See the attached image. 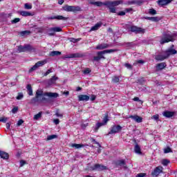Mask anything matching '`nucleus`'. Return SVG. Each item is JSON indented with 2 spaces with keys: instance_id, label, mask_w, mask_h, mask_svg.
<instances>
[{
  "instance_id": "nucleus-17",
  "label": "nucleus",
  "mask_w": 177,
  "mask_h": 177,
  "mask_svg": "<svg viewBox=\"0 0 177 177\" xmlns=\"http://www.w3.org/2000/svg\"><path fill=\"white\" fill-rule=\"evenodd\" d=\"M107 48H110V45L103 43L98 44L95 49H97V50H103L104 49H107Z\"/></svg>"
},
{
  "instance_id": "nucleus-60",
  "label": "nucleus",
  "mask_w": 177,
  "mask_h": 177,
  "mask_svg": "<svg viewBox=\"0 0 177 177\" xmlns=\"http://www.w3.org/2000/svg\"><path fill=\"white\" fill-rule=\"evenodd\" d=\"M8 118H0V122H6Z\"/></svg>"
},
{
  "instance_id": "nucleus-57",
  "label": "nucleus",
  "mask_w": 177,
  "mask_h": 177,
  "mask_svg": "<svg viewBox=\"0 0 177 177\" xmlns=\"http://www.w3.org/2000/svg\"><path fill=\"white\" fill-rule=\"evenodd\" d=\"M125 15H126L125 10L118 12V16H125Z\"/></svg>"
},
{
  "instance_id": "nucleus-33",
  "label": "nucleus",
  "mask_w": 177,
  "mask_h": 177,
  "mask_svg": "<svg viewBox=\"0 0 177 177\" xmlns=\"http://www.w3.org/2000/svg\"><path fill=\"white\" fill-rule=\"evenodd\" d=\"M120 76H117V75L113 76L112 77V82H113V84H117L120 82Z\"/></svg>"
},
{
  "instance_id": "nucleus-5",
  "label": "nucleus",
  "mask_w": 177,
  "mask_h": 177,
  "mask_svg": "<svg viewBox=\"0 0 177 177\" xmlns=\"http://www.w3.org/2000/svg\"><path fill=\"white\" fill-rule=\"evenodd\" d=\"M63 9L66 11V12H73L74 13L77 12H81L82 9L81 7L76 6H68V5H66L63 7Z\"/></svg>"
},
{
  "instance_id": "nucleus-62",
  "label": "nucleus",
  "mask_w": 177,
  "mask_h": 177,
  "mask_svg": "<svg viewBox=\"0 0 177 177\" xmlns=\"http://www.w3.org/2000/svg\"><path fill=\"white\" fill-rule=\"evenodd\" d=\"M24 122V121L23 120H19L17 124V127H20V125H21Z\"/></svg>"
},
{
  "instance_id": "nucleus-51",
  "label": "nucleus",
  "mask_w": 177,
  "mask_h": 177,
  "mask_svg": "<svg viewBox=\"0 0 177 177\" xmlns=\"http://www.w3.org/2000/svg\"><path fill=\"white\" fill-rule=\"evenodd\" d=\"M164 153H172V149H171L169 147H167V148L165 149Z\"/></svg>"
},
{
  "instance_id": "nucleus-38",
  "label": "nucleus",
  "mask_w": 177,
  "mask_h": 177,
  "mask_svg": "<svg viewBox=\"0 0 177 177\" xmlns=\"http://www.w3.org/2000/svg\"><path fill=\"white\" fill-rule=\"evenodd\" d=\"M30 34H31V32H30V30H24L20 32V35H21L22 37H24V35H30Z\"/></svg>"
},
{
  "instance_id": "nucleus-25",
  "label": "nucleus",
  "mask_w": 177,
  "mask_h": 177,
  "mask_svg": "<svg viewBox=\"0 0 177 177\" xmlns=\"http://www.w3.org/2000/svg\"><path fill=\"white\" fill-rule=\"evenodd\" d=\"M100 27H102V23H97L94 26L91 27L90 31H97V30H99Z\"/></svg>"
},
{
  "instance_id": "nucleus-37",
  "label": "nucleus",
  "mask_w": 177,
  "mask_h": 177,
  "mask_svg": "<svg viewBox=\"0 0 177 177\" xmlns=\"http://www.w3.org/2000/svg\"><path fill=\"white\" fill-rule=\"evenodd\" d=\"M56 138H57V135L53 134V135L48 136L46 140H52Z\"/></svg>"
},
{
  "instance_id": "nucleus-59",
  "label": "nucleus",
  "mask_w": 177,
  "mask_h": 177,
  "mask_svg": "<svg viewBox=\"0 0 177 177\" xmlns=\"http://www.w3.org/2000/svg\"><path fill=\"white\" fill-rule=\"evenodd\" d=\"M153 120H155V121H158V118H160V116L156 114L152 116Z\"/></svg>"
},
{
  "instance_id": "nucleus-35",
  "label": "nucleus",
  "mask_w": 177,
  "mask_h": 177,
  "mask_svg": "<svg viewBox=\"0 0 177 177\" xmlns=\"http://www.w3.org/2000/svg\"><path fill=\"white\" fill-rule=\"evenodd\" d=\"M42 117V112H39L37 114L35 115L33 117V120H39Z\"/></svg>"
},
{
  "instance_id": "nucleus-9",
  "label": "nucleus",
  "mask_w": 177,
  "mask_h": 177,
  "mask_svg": "<svg viewBox=\"0 0 177 177\" xmlns=\"http://www.w3.org/2000/svg\"><path fill=\"white\" fill-rule=\"evenodd\" d=\"M61 31H62V29L60 27L50 28L47 30V34H48L50 37H53L55 32H61Z\"/></svg>"
},
{
  "instance_id": "nucleus-14",
  "label": "nucleus",
  "mask_w": 177,
  "mask_h": 177,
  "mask_svg": "<svg viewBox=\"0 0 177 177\" xmlns=\"http://www.w3.org/2000/svg\"><path fill=\"white\" fill-rule=\"evenodd\" d=\"M59 78L57 77H52L50 79L48 80L46 84L48 86H51V85H55L56 84V81H57Z\"/></svg>"
},
{
  "instance_id": "nucleus-43",
  "label": "nucleus",
  "mask_w": 177,
  "mask_h": 177,
  "mask_svg": "<svg viewBox=\"0 0 177 177\" xmlns=\"http://www.w3.org/2000/svg\"><path fill=\"white\" fill-rule=\"evenodd\" d=\"M23 97H24V95L22 94V93H19L18 95L17 96V100H21Z\"/></svg>"
},
{
  "instance_id": "nucleus-2",
  "label": "nucleus",
  "mask_w": 177,
  "mask_h": 177,
  "mask_svg": "<svg viewBox=\"0 0 177 177\" xmlns=\"http://www.w3.org/2000/svg\"><path fill=\"white\" fill-rule=\"evenodd\" d=\"M114 52H117V49H110V50H104L102 51H98L97 53V55L93 57V60L95 62H99L100 60H102V59H106V57H104V55H106V53H114Z\"/></svg>"
},
{
  "instance_id": "nucleus-39",
  "label": "nucleus",
  "mask_w": 177,
  "mask_h": 177,
  "mask_svg": "<svg viewBox=\"0 0 177 177\" xmlns=\"http://www.w3.org/2000/svg\"><path fill=\"white\" fill-rule=\"evenodd\" d=\"M69 41L71 42H73V44H76V42H78L79 41H81V39L80 38L75 39V38L71 37V38H69Z\"/></svg>"
},
{
  "instance_id": "nucleus-19",
  "label": "nucleus",
  "mask_w": 177,
  "mask_h": 177,
  "mask_svg": "<svg viewBox=\"0 0 177 177\" xmlns=\"http://www.w3.org/2000/svg\"><path fill=\"white\" fill-rule=\"evenodd\" d=\"M91 97L87 95H80L78 96L79 102H88Z\"/></svg>"
},
{
  "instance_id": "nucleus-50",
  "label": "nucleus",
  "mask_w": 177,
  "mask_h": 177,
  "mask_svg": "<svg viewBox=\"0 0 177 177\" xmlns=\"http://www.w3.org/2000/svg\"><path fill=\"white\" fill-rule=\"evenodd\" d=\"M133 100L134 102H140V103L141 104H143V101L139 100V97H134V98L133 99Z\"/></svg>"
},
{
  "instance_id": "nucleus-23",
  "label": "nucleus",
  "mask_w": 177,
  "mask_h": 177,
  "mask_svg": "<svg viewBox=\"0 0 177 177\" xmlns=\"http://www.w3.org/2000/svg\"><path fill=\"white\" fill-rule=\"evenodd\" d=\"M167 67V64L165 62H161L160 64H158L156 65V69L158 71H160V70H164Z\"/></svg>"
},
{
  "instance_id": "nucleus-27",
  "label": "nucleus",
  "mask_w": 177,
  "mask_h": 177,
  "mask_svg": "<svg viewBox=\"0 0 177 177\" xmlns=\"http://www.w3.org/2000/svg\"><path fill=\"white\" fill-rule=\"evenodd\" d=\"M134 151L136 154H142V149H140V146L136 144L134 147Z\"/></svg>"
},
{
  "instance_id": "nucleus-46",
  "label": "nucleus",
  "mask_w": 177,
  "mask_h": 177,
  "mask_svg": "<svg viewBox=\"0 0 177 177\" xmlns=\"http://www.w3.org/2000/svg\"><path fill=\"white\" fill-rule=\"evenodd\" d=\"M143 63H145V61L140 59L138 61H136L134 64L133 66H136L138 64H143Z\"/></svg>"
},
{
  "instance_id": "nucleus-40",
  "label": "nucleus",
  "mask_w": 177,
  "mask_h": 177,
  "mask_svg": "<svg viewBox=\"0 0 177 177\" xmlns=\"http://www.w3.org/2000/svg\"><path fill=\"white\" fill-rule=\"evenodd\" d=\"M149 15H152L153 16H154V15H157V11L156 10L151 8V9H149Z\"/></svg>"
},
{
  "instance_id": "nucleus-28",
  "label": "nucleus",
  "mask_w": 177,
  "mask_h": 177,
  "mask_svg": "<svg viewBox=\"0 0 177 177\" xmlns=\"http://www.w3.org/2000/svg\"><path fill=\"white\" fill-rule=\"evenodd\" d=\"M20 15L21 16H24V17H28L30 16H33V15H32L31 12L28 11H21Z\"/></svg>"
},
{
  "instance_id": "nucleus-42",
  "label": "nucleus",
  "mask_w": 177,
  "mask_h": 177,
  "mask_svg": "<svg viewBox=\"0 0 177 177\" xmlns=\"http://www.w3.org/2000/svg\"><path fill=\"white\" fill-rule=\"evenodd\" d=\"M24 8L27 10L32 9V5L28 4V3H25Z\"/></svg>"
},
{
  "instance_id": "nucleus-58",
  "label": "nucleus",
  "mask_w": 177,
  "mask_h": 177,
  "mask_svg": "<svg viewBox=\"0 0 177 177\" xmlns=\"http://www.w3.org/2000/svg\"><path fill=\"white\" fill-rule=\"evenodd\" d=\"M17 110H19V108H18L17 106L14 107V108L12 109V113H13V114H16V113H17Z\"/></svg>"
},
{
  "instance_id": "nucleus-30",
  "label": "nucleus",
  "mask_w": 177,
  "mask_h": 177,
  "mask_svg": "<svg viewBox=\"0 0 177 177\" xmlns=\"http://www.w3.org/2000/svg\"><path fill=\"white\" fill-rule=\"evenodd\" d=\"M26 89L28 91L29 96H32V87H31V84H28L26 86Z\"/></svg>"
},
{
  "instance_id": "nucleus-54",
  "label": "nucleus",
  "mask_w": 177,
  "mask_h": 177,
  "mask_svg": "<svg viewBox=\"0 0 177 177\" xmlns=\"http://www.w3.org/2000/svg\"><path fill=\"white\" fill-rule=\"evenodd\" d=\"M55 115H56V117H59V118H63V114L59 113V111H57V112L55 113Z\"/></svg>"
},
{
  "instance_id": "nucleus-24",
  "label": "nucleus",
  "mask_w": 177,
  "mask_h": 177,
  "mask_svg": "<svg viewBox=\"0 0 177 177\" xmlns=\"http://www.w3.org/2000/svg\"><path fill=\"white\" fill-rule=\"evenodd\" d=\"M0 157L3 158V160H8L9 158V153L0 151Z\"/></svg>"
},
{
  "instance_id": "nucleus-3",
  "label": "nucleus",
  "mask_w": 177,
  "mask_h": 177,
  "mask_svg": "<svg viewBox=\"0 0 177 177\" xmlns=\"http://www.w3.org/2000/svg\"><path fill=\"white\" fill-rule=\"evenodd\" d=\"M36 97L39 99V96H48V97H59V94L57 93H52V92H46L44 93L42 90H37L36 91Z\"/></svg>"
},
{
  "instance_id": "nucleus-48",
  "label": "nucleus",
  "mask_w": 177,
  "mask_h": 177,
  "mask_svg": "<svg viewBox=\"0 0 177 177\" xmlns=\"http://www.w3.org/2000/svg\"><path fill=\"white\" fill-rule=\"evenodd\" d=\"M128 5H136V0H131L127 2Z\"/></svg>"
},
{
  "instance_id": "nucleus-22",
  "label": "nucleus",
  "mask_w": 177,
  "mask_h": 177,
  "mask_svg": "<svg viewBox=\"0 0 177 177\" xmlns=\"http://www.w3.org/2000/svg\"><path fill=\"white\" fill-rule=\"evenodd\" d=\"M25 52H35V48L30 44H25Z\"/></svg>"
},
{
  "instance_id": "nucleus-49",
  "label": "nucleus",
  "mask_w": 177,
  "mask_h": 177,
  "mask_svg": "<svg viewBox=\"0 0 177 177\" xmlns=\"http://www.w3.org/2000/svg\"><path fill=\"white\" fill-rule=\"evenodd\" d=\"M124 12H125V13H129L131 12H133V9L131 8H125Z\"/></svg>"
},
{
  "instance_id": "nucleus-44",
  "label": "nucleus",
  "mask_w": 177,
  "mask_h": 177,
  "mask_svg": "<svg viewBox=\"0 0 177 177\" xmlns=\"http://www.w3.org/2000/svg\"><path fill=\"white\" fill-rule=\"evenodd\" d=\"M109 122V116L106 115L104 119H103V124L104 125H106V124H107V122Z\"/></svg>"
},
{
  "instance_id": "nucleus-18",
  "label": "nucleus",
  "mask_w": 177,
  "mask_h": 177,
  "mask_svg": "<svg viewBox=\"0 0 177 177\" xmlns=\"http://www.w3.org/2000/svg\"><path fill=\"white\" fill-rule=\"evenodd\" d=\"M129 118H131V120H133L136 121V122H142L143 121V118L138 115H130L129 116Z\"/></svg>"
},
{
  "instance_id": "nucleus-13",
  "label": "nucleus",
  "mask_w": 177,
  "mask_h": 177,
  "mask_svg": "<svg viewBox=\"0 0 177 177\" xmlns=\"http://www.w3.org/2000/svg\"><path fill=\"white\" fill-rule=\"evenodd\" d=\"M164 53H165L166 57L168 58L171 55H176L177 51H176V50H175L174 48H169V49L166 50L165 51H164Z\"/></svg>"
},
{
  "instance_id": "nucleus-36",
  "label": "nucleus",
  "mask_w": 177,
  "mask_h": 177,
  "mask_svg": "<svg viewBox=\"0 0 177 177\" xmlns=\"http://www.w3.org/2000/svg\"><path fill=\"white\" fill-rule=\"evenodd\" d=\"M17 50L18 52H19V53H21V52H26L25 46H19L17 47Z\"/></svg>"
},
{
  "instance_id": "nucleus-10",
  "label": "nucleus",
  "mask_w": 177,
  "mask_h": 177,
  "mask_svg": "<svg viewBox=\"0 0 177 177\" xmlns=\"http://www.w3.org/2000/svg\"><path fill=\"white\" fill-rule=\"evenodd\" d=\"M131 32H135L136 34H145V29L132 26L129 28Z\"/></svg>"
},
{
  "instance_id": "nucleus-20",
  "label": "nucleus",
  "mask_w": 177,
  "mask_h": 177,
  "mask_svg": "<svg viewBox=\"0 0 177 177\" xmlns=\"http://www.w3.org/2000/svg\"><path fill=\"white\" fill-rule=\"evenodd\" d=\"M116 167H123V168L127 169V163L124 160H119L115 162Z\"/></svg>"
},
{
  "instance_id": "nucleus-47",
  "label": "nucleus",
  "mask_w": 177,
  "mask_h": 177,
  "mask_svg": "<svg viewBox=\"0 0 177 177\" xmlns=\"http://www.w3.org/2000/svg\"><path fill=\"white\" fill-rule=\"evenodd\" d=\"M19 21H20L19 18H15L13 20L11 21V23L12 24H16V23H19Z\"/></svg>"
},
{
  "instance_id": "nucleus-7",
  "label": "nucleus",
  "mask_w": 177,
  "mask_h": 177,
  "mask_svg": "<svg viewBox=\"0 0 177 177\" xmlns=\"http://www.w3.org/2000/svg\"><path fill=\"white\" fill-rule=\"evenodd\" d=\"M106 169H107V167L100 164H95L89 167L90 171H104Z\"/></svg>"
},
{
  "instance_id": "nucleus-34",
  "label": "nucleus",
  "mask_w": 177,
  "mask_h": 177,
  "mask_svg": "<svg viewBox=\"0 0 177 177\" xmlns=\"http://www.w3.org/2000/svg\"><path fill=\"white\" fill-rule=\"evenodd\" d=\"M103 125H104V124H103L102 122L97 123L95 127V132H97L99 128H100V127H103Z\"/></svg>"
},
{
  "instance_id": "nucleus-12",
  "label": "nucleus",
  "mask_w": 177,
  "mask_h": 177,
  "mask_svg": "<svg viewBox=\"0 0 177 177\" xmlns=\"http://www.w3.org/2000/svg\"><path fill=\"white\" fill-rule=\"evenodd\" d=\"M165 59H168L166 54L164 53V51L162 54H159L155 56V60H158V62H162V60H165Z\"/></svg>"
},
{
  "instance_id": "nucleus-63",
  "label": "nucleus",
  "mask_w": 177,
  "mask_h": 177,
  "mask_svg": "<svg viewBox=\"0 0 177 177\" xmlns=\"http://www.w3.org/2000/svg\"><path fill=\"white\" fill-rule=\"evenodd\" d=\"M53 122L55 124V125H59L60 120H59V119H55Z\"/></svg>"
},
{
  "instance_id": "nucleus-52",
  "label": "nucleus",
  "mask_w": 177,
  "mask_h": 177,
  "mask_svg": "<svg viewBox=\"0 0 177 177\" xmlns=\"http://www.w3.org/2000/svg\"><path fill=\"white\" fill-rule=\"evenodd\" d=\"M20 164V167H24V165H26V164H27V162H26V160H21L19 162Z\"/></svg>"
},
{
  "instance_id": "nucleus-64",
  "label": "nucleus",
  "mask_w": 177,
  "mask_h": 177,
  "mask_svg": "<svg viewBox=\"0 0 177 177\" xmlns=\"http://www.w3.org/2000/svg\"><path fill=\"white\" fill-rule=\"evenodd\" d=\"M124 66L127 67V68H129L130 70L132 69V65L129 64H125Z\"/></svg>"
},
{
  "instance_id": "nucleus-26",
  "label": "nucleus",
  "mask_w": 177,
  "mask_h": 177,
  "mask_svg": "<svg viewBox=\"0 0 177 177\" xmlns=\"http://www.w3.org/2000/svg\"><path fill=\"white\" fill-rule=\"evenodd\" d=\"M51 20H67V17H64L62 15H57V16H54L50 17Z\"/></svg>"
},
{
  "instance_id": "nucleus-32",
  "label": "nucleus",
  "mask_w": 177,
  "mask_h": 177,
  "mask_svg": "<svg viewBox=\"0 0 177 177\" xmlns=\"http://www.w3.org/2000/svg\"><path fill=\"white\" fill-rule=\"evenodd\" d=\"M71 147H74L75 149H81V147H85L84 144H72Z\"/></svg>"
},
{
  "instance_id": "nucleus-4",
  "label": "nucleus",
  "mask_w": 177,
  "mask_h": 177,
  "mask_svg": "<svg viewBox=\"0 0 177 177\" xmlns=\"http://www.w3.org/2000/svg\"><path fill=\"white\" fill-rule=\"evenodd\" d=\"M174 41H175V39H174V35L167 33L163 35V37L161 38L160 42L161 45H164V44L174 42Z\"/></svg>"
},
{
  "instance_id": "nucleus-41",
  "label": "nucleus",
  "mask_w": 177,
  "mask_h": 177,
  "mask_svg": "<svg viewBox=\"0 0 177 177\" xmlns=\"http://www.w3.org/2000/svg\"><path fill=\"white\" fill-rule=\"evenodd\" d=\"M144 2H145V1H143V0H136V5H138V6H140L143 5Z\"/></svg>"
},
{
  "instance_id": "nucleus-45",
  "label": "nucleus",
  "mask_w": 177,
  "mask_h": 177,
  "mask_svg": "<svg viewBox=\"0 0 177 177\" xmlns=\"http://www.w3.org/2000/svg\"><path fill=\"white\" fill-rule=\"evenodd\" d=\"M169 163V160L165 159L162 161V165H165L167 167V165H168V164Z\"/></svg>"
},
{
  "instance_id": "nucleus-55",
  "label": "nucleus",
  "mask_w": 177,
  "mask_h": 177,
  "mask_svg": "<svg viewBox=\"0 0 177 177\" xmlns=\"http://www.w3.org/2000/svg\"><path fill=\"white\" fill-rule=\"evenodd\" d=\"M52 68L48 69L45 73H44V77H46V75H49V74H50V73H52Z\"/></svg>"
},
{
  "instance_id": "nucleus-56",
  "label": "nucleus",
  "mask_w": 177,
  "mask_h": 177,
  "mask_svg": "<svg viewBox=\"0 0 177 177\" xmlns=\"http://www.w3.org/2000/svg\"><path fill=\"white\" fill-rule=\"evenodd\" d=\"M91 69L89 68H86L84 71H83V73L86 75V74H89V73H91Z\"/></svg>"
},
{
  "instance_id": "nucleus-16",
  "label": "nucleus",
  "mask_w": 177,
  "mask_h": 177,
  "mask_svg": "<svg viewBox=\"0 0 177 177\" xmlns=\"http://www.w3.org/2000/svg\"><path fill=\"white\" fill-rule=\"evenodd\" d=\"M162 172V167L158 166L152 172V175L153 176H158Z\"/></svg>"
},
{
  "instance_id": "nucleus-21",
  "label": "nucleus",
  "mask_w": 177,
  "mask_h": 177,
  "mask_svg": "<svg viewBox=\"0 0 177 177\" xmlns=\"http://www.w3.org/2000/svg\"><path fill=\"white\" fill-rule=\"evenodd\" d=\"M162 115L164 117H166V118H171V117H174V115H175V112L165 111L163 112Z\"/></svg>"
},
{
  "instance_id": "nucleus-61",
  "label": "nucleus",
  "mask_w": 177,
  "mask_h": 177,
  "mask_svg": "<svg viewBox=\"0 0 177 177\" xmlns=\"http://www.w3.org/2000/svg\"><path fill=\"white\" fill-rule=\"evenodd\" d=\"M146 176V174L145 173H140V174H138L136 177H145Z\"/></svg>"
},
{
  "instance_id": "nucleus-15",
  "label": "nucleus",
  "mask_w": 177,
  "mask_h": 177,
  "mask_svg": "<svg viewBox=\"0 0 177 177\" xmlns=\"http://www.w3.org/2000/svg\"><path fill=\"white\" fill-rule=\"evenodd\" d=\"M173 0H158L157 3L159 6H167V5H169Z\"/></svg>"
},
{
  "instance_id": "nucleus-53",
  "label": "nucleus",
  "mask_w": 177,
  "mask_h": 177,
  "mask_svg": "<svg viewBox=\"0 0 177 177\" xmlns=\"http://www.w3.org/2000/svg\"><path fill=\"white\" fill-rule=\"evenodd\" d=\"M37 102H39V100L37 97V95H35V97L32 99V103H37Z\"/></svg>"
},
{
  "instance_id": "nucleus-1",
  "label": "nucleus",
  "mask_w": 177,
  "mask_h": 177,
  "mask_svg": "<svg viewBox=\"0 0 177 177\" xmlns=\"http://www.w3.org/2000/svg\"><path fill=\"white\" fill-rule=\"evenodd\" d=\"M123 2L124 1L122 0H118L113 1H104V3L101 1H91L90 3L91 5H95V6H102L104 5V6H106V8H108L111 13H116L117 8H115V6H118V5L122 4Z\"/></svg>"
},
{
  "instance_id": "nucleus-29",
  "label": "nucleus",
  "mask_w": 177,
  "mask_h": 177,
  "mask_svg": "<svg viewBox=\"0 0 177 177\" xmlns=\"http://www.w3.org/2000/svg\"><path fill=\"white\" fill-rule=\"evenodd\" d=\"M146 20H150L151 21H160V18L158 17H145Z\"/></svg>"
},
{
  "instance_id": "nucleus-6",
  "label": "nucleus",
  "mask_w": 177,
  "mask_h": 177,
  "mask_svg": "<svg viewBox=\"0 0 177 177\" xmlns=\"http://www.w3.org/2000/svg\"><path fill=\"white\" fill-rule=\"evenodd\" d=\"M121 131H122V127H121L120 124H115L111 127V130L108 133V135H113L114 133H118V132H121Z\"/></svg>"
},
{
  "instance_id": "nucleus-8",
  "label": "nucleus",
  "mask_w": 177,
  "mask_h": 177,
  "mask_svg": "<svg viewBox=\"0 0 177 177\" xmlns=\"http://www.w3.org/2000/svg\"><path fill=\"white\" fill-rule=\"evenodd\" d=\"M48 62L46 59H44L43 61H39L37 62L30 70L29 73H32V71H35L38 67H42V66H44V64H46Z\"/></svg>"
},
{
  "instance_id": "nucleus-31",
  "label": "nucleus",
  "mask_w": 177,
  "mask_h": 177,
  "mask_svg": "<svg viewBox=\"0 0 177 177\" xmlns=\"http://www.w3.org/2000/svg\"><path fill=\"white\" fill-rule=\"evenodd\" d=\"M62 55V53L60 51H51L49 53V56H51L52 57L55 56H59Z\"/></svg>"
},
{
  "instance_id": "nucleus-11",
  "label": "nucleus",
  "mask_w": 177,
  "mask_h": 177,
  "mask_svg": "<svg viewBox=\"0 0 177 177\" xmlns=\"http://www.w3.org/2000/svg\"><path fill=\"white\" fill-rule=\"evenodd\" d=\"M82 54L80 53H75L72 54H69L65 56V59H75L78 57H82Z\"/></svg>"
}]
</instances>
